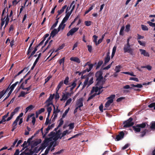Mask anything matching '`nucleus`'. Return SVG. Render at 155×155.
I'll use <instances>...</instances> for the list:
<instances>
[{"label":"nucleus","mask_w":155,"mask_h":155,"mask_svg":"<svg viewBox=\"0 0 155 155\" xmlns=\"http://www.w3.org/2000/svg\"><path fill=\"white\" fill-rule=\"evenodd\" d=\"M102 75V72L101 71H98L96 73L95 76L97 81L96 84L97 86L93 87L91 91V93H93L94 92L97 93L98 92L97 94H99L101 93L100 90L103 88L102 85L105 81V79L103 77Z\"/></svg>","instance_id":"nucleus-1"},{"label":"nucleus","mask_w":155,"mask_h":155,"mask_svg":"<svg viewBox=\"0 0 155 155\" xmlns=\"http://www.w3.org/2000/svg\"><path fill=\"white\" fill-rule=\"evenodd\" d=\"M132 37H129L127 40V43L125 44L124 46L123 49L124 53L127 52L131 55L134 54L133 50L130 48L131 43L130 40L132 39Z\"/></svg>","instance_id":"nucleus-2"},{"label":"nucleus","mask_w":155,"mask_h":155,"mask_svg":"<svg viewBox=\"0 0 155 155\" xmlns=\"http://www.w3.org/2000/svg\"><path fill=\"white\" fill-rule=\"evenodd\" d=\"M23 113H21L17 117L16 120L14 121L12 124V131H13L16 128V126L17 124V123L18 121H19L18 122V124L20 125L23 122V118H21L23 115Z\"/></svg>","instance_id":"nucleus-3"},{"label":"nucleus","mask_w":155,"mask_h":155,"mask_svg":"<svg viewBox=\"0 0 155 155\" xmlns=\"http://www.w3.org/2000/svg\"><path fill=\"white\" fill-rule=\"evenodd\" d=\"M115 97V94H112L107 98V99L108 100L105 104V107L106 108H107L109 107L110 104L113 102V99Z\"/></svg>","instance_id":"nucleus-4"},{"label":"nucleus","mask_w":155,"mask_h":155,"mask_svg":"<svg viewBox=\"0 0 155 155\" xmlns=\"http://www.w3.org/2000/svg\"><path fill=\"white\" fill-rule=\"evenodd\" d=\"M1 28H2V26L4 25L5 23V26L4 28L6 26L8 25V22L9 21V18H8V15L7 14H6V15L5 16L4 18L3 17L1 19Z\"/></svg>","instance_id":"nucleus-5"},{"label":"nucleus","mask_w":155,"mask_h":155,"mask_svg":"<svg viewBox=\"0 0 155 155\" xmlns=\"http://www.w3.org/2000/svg\"><path fill=\"white\" fill-rule=\"evenodd\" d=\"M76 2L74 1H73L70 5L69 7H67L66 10V12H71L72 13L74 9V8Z\"/></svg>","instance_id":"nucleus-6"},{"label":"nucleus","mask_w":155,"mask_h":155,"mask_svg":"<svg viewBox=\"0 0 155 155\" xmlns=\"http://www.w3.org/2000/svg\"><path fill=\"white\" fill-rule=\"evenodd\" d=\"M54 94H51L48 99L46 101L45 103L46 104V106H49L51 105L52 104V100L54 98Z\"/></svg>","instance_id":"nucleus-7"},{"label":"nucleus","mask_w":155,"mask_h":155,"mask_svg":"<svg viewBox=\"0 0 155 155\" xmlns=\"http://www.w3.org/2000/svg\"><path fill=\"white\" fill-rule=\"evenodd\" d=\"M146 126V124L145 123H142L139 124L136 126H133V128L134 130L136 132H139L140 130V127L144 128Z\"/></svg>","instance_id":"nucleus-8"},{"label":"nucleus","mask_w":155,"mask_h":155,"mask_svg":"<svg viewBox=\"0 0 155 155\" xmlns=\"http://www.w3.org/2000/svg\"><path fill=\"white\" fill-rule=\"evenodd\" d=\"M87 65H88V68H87L85 70H84L82 72V73L83 74L84 73H85L87 72H89L91 70L92 68L93 65L92 64H90L89 62H87V63H86L84 65V67H86Z\"/></svg>","instance_id":"nucleus-9"},{"label":"nucleus","mask_w":155,"mask_h":155,"mask_svg":"<svg viewBox=\"0 0 155 155\" xmlns=\"http://www.w3.org/2000/svg\"><path fill=\"white\" fill-rule=\"evenodd\" d=\"M132 118H130L128 120L124 123V127H126L133 125L134 124V123L132 122Z\"/></svg>","instance_id":"nucleus-10"},{"label":"nucleus","mask_w":155,"mask_h":155,"mask_svg":"<svg viewBox=\"0 0 155 155\" xmlns=\"http://www.w3.org/2000/svg\"><path fill=\"white\" fill-rule=\"evenodd\" d=\"M83 100L82 98H81L78 100L76 102L75 106L76 107H78L79 108V110H81L80 108L83 106Z\"/></svg>","instance_id":"nucleus-11"},{"label":"nucleus","mask_w":155,"mask_h":155,"mask_svg":"<svg viewBox=\"0 0 155 155\" xmlns=\"http://www.w3.org/2000/svg\"><path fill=\"white\" fill-rule=\"evenodd\" d=\"M73 94V92H71V93L66 92L62 96V98L60 99L61 101L66 100Z\"/></svg>","instance_id":"nucleus-12"},{"label":"nucleus","mask_w":155,"mask_h":155,"mask_svg":"<svg viewBox=\"0 0 155 155\" xmlns=\"http://www.w3.org/2000/svg\"><path fill=\"white\" fill-rule=\"evenodd\" d=\"M93 78H91L89 80V82H88V81L89 80V79L88 78H87L86 79L84 82V84L83 87V88H84L86 85L88 83V86L90 85L91 84H92L93 82Z\"/></svg>","instance_id":"nucleus-13"},{"label":"nucleus","mask_w":155,"mask_h":155,"mask_svg":"<svg viewBox=\"0 0 155 155\" xmlns=\"http://www.w3.org/2000/svg\"><path fill=\"white\" fill-rule=\"evenodd\" d=\"M20 107H16L14 110V111L12 112L11 113L10 116L8 118L7 121H9L11 120L13 117V116L15 114V113H17L19 111L20 109Z\"/></svg>","instance_id":"nucleus-14"},{"label":"nucleus","mask_w":155,"mask_h":155,"mask_svg":"<svg viewBox=\"0 0 155 155\" xmlns=\"http://www.w3.org/2000/svg\"><path fill=\"white\" fill-rule=\"evenodd\" d=\"M79 29L78 28H74L71 29L67 33V35L69 36L72 35L74 33L76 32Z\"/></svg>","instance_id":"nucleus-15"},{"label":"nucleus","mask_w":155,"mask_h":155,"mask_svg":"<svg viewBox=\"0 0 155 155\" xmlns=\"http://www.w3.org/2000/svg\"><path fill=\"white\" fill-rule=\"evenodd\" d=\"M139 50L141 54L143 55L144 56L147 57H149L150 56V54L149 53L147 52L145 50L140 49H139Z\"/></svg>","instance_id":"nucleus-16"},{"label":"nucleus","mask_w":155,"mask_h":155,"mask_svg":"<svg viewBox=\"0 0 155 155\" xmlns=\"http://www.w3.org/2000/svg\"><path fill=\"white\" fill-rule=\"evenodd\" d=\"M54 107V110L53 115L54 118H56L57 117L58 114L60 112V110L58 109V106H57L56 109H55V107L54 105H53Z\"/></svg>","instance_id":"nucleus-17"},{"label":"nucleus","mask_w":155,"mask_h":155,"mask_svg":"<svg viewBox=\"0 0 155 155\" xmlns=\"http://www.w3.org/2000/svg\"><path fill=\"white\" fill-rule=\"evenodd\" d=\"M66 15L63 19L62 22L65 23V22L68 20L69 18L70 15L71 14V12H67L65 11Z\"/></svg>","instance_id":"nucleus-18"},{"label":"nucleus","mask_w":155,"mask_h":155,"mask_svg":"<svg viewBox=\"0 0 155 155\" xmlns=\"http://www.w3.org/2000/svg\"><path fill=\"white\" fill-rule=\"evenodd\" d=\"M69 87H70V90L72 91L76 87V81L71 82L69 84Z\"/></svg>","instance_id":"nucleus-19"},{"label":"nucleus","mask_w":155,"mask_h":155,"mask_svg":"<svg viewBox=\"0 0 155 155\" xmlns=\"http://www.w3.org/2000/svg\"><path fill=\"white\" fill-rule=\"evenodd\" d=\"M124 135V133L123 132L121 131L117 136L116 139L117 141L123 138Z\"/></svg>","instance_id":"nucleus-20"},{"label":"nucleus","mask_w":155,"mask_h":155,"mask_svg":"<svg viewBox=\"0 0 155 155\" xmlns=\"http://www.w3.org/2000/svg\"><path fill=\"white\" fill-rule=\"evenodd\" d=\"M65 26V23L61 21L58 28V31H62L64 29Z\"/></svg>","instance_id":"nucleus-21"},{"label":"nucleus","mask_w":155,"mask_h":155,"mask_svg":"<svg viewBox=\"0 0 155 155\" xmlns=\"http://www.w3.org/2000/svg\"><path fill=\"white\" fill-rule=\"evenodd\" d=\"M45 111V109L44 108H42L40 110L37 111L36 112V117H38L39 115L41 114L43 112Z\"/></svg>","instance_id":"nucleus-22"},{"label":"nucleus","mask_w":155,"mask_h":155,"mask_svg":"<svg viewBox=\"0 0 155 155\" xmlns=\"http://www.w3.org/2000/svg\"><path fill=\"white\" fill-rule=\"evenodd\" d=\"M67 7V5H64L62 7L61 9L58 10V15H57V17H58V15H60L61 14H62L64 11L65 9H66Z\"/></svg>","instance_id":"nucleus-23"},{"label":"nucleus","mask_w":155,"mask_h":155,"mask_svg":"<svg viewBox=\"0 0 155 155\" xmlns=\"http://www.w3.org/2000/svg\"><path fill=\"white\" fill-rule=\"evenodd\" d=\"M19 83L18 81H17L15 83L12 84L10 87L9 89L10 90V93H11L15 87H16V85Z\"/></svg>","instance_id":"nucleus-24"},{"label":"nucleus","mask_w":155,"mask_h":155,"mask_svg":"<svg viewBox=\"0 0 155 155\" xmlns=\"http://www.w3.org/2000/svg\"><path fill=\"white\" fill-rule=\"evenodd\" d=\"M29 93L28 92H25L23 91H21L19 94L18 97H24L25 95Z\"/></svg>","instance_id":"nucleus-25"},{"label":"nucleus","mask_w":155,"mask_h":155,"mask_svg":"<svg viewBox=\"0 0 155 155\" xmlns=\"http://www.w3.org/2000/svg\"><path fill=\"white\" fill-rule=\"evenodd\" d=\"M59 31H58V29L57 30V29H54L51 32V36H52V37H54V36L58 33V32Z\"/></svg>","instance_id":"nucleus-26"},{"label":"nucleus","mask_w":155,"mask_h":155,"mask_svg":"<svg viewBox=\"0 0 155 155\" xmlns=\"http://www.w3.org/2000/svg\"><path fill=\"white\" fill-rule=\"evenodd\" d=\"M70 59L71 61L76 62L78 63L80 62V60L77 57H72L70 58Z\"/></svg>","instance_id":"nucleus-27"},{"label":"nucleus","mask_w":155,"mask_h":155,"mask_svg":"<svg viewBox=\"0 0 155 155\" xmlns=\"http://www.w3.org/2000/svg\"><path fill=\"white\" fill-rule=\"evenodd\" d=\"M9 114V112H8V113L5 115L3 116L2 117V122H4L6 121H7V119L6 120V118L8 116V115Z\"/></svg>","instance_id":"nucleus-28"},{"label":"nucleus","mask_w":155,"mask_h":155,"mask_svg":"<svg viewBox=\"0 0 155 155\" xmlns=\"http://www.w3.org/2000/svg\"><path fill=\"white\" fill-rule=\"evenodd\" d=\"M63 81H61L59 84L58 85L56 89V90L57 91H58V90L60 89V88L63 86Z\"/></svg>","instance_id":"nucleus-29"},{"label":"nucleus","mask_w":155,"mask_h":155,"mask_svg":"<svg viewBox=\"0 0 155 155\" xmlns=\"http://www.w3.org/2000/svg\"><path fill=\"white\" fill-rule=\"evenodd\" d=\"M117 47L116 45H115L113 48L112 55L111 56V58H112L114 56L117 49Z\"/></svg>","instance_id":"nucleus-30"},{"label":"nucleus","mask_w":155,"mask_h":155,"mask_svg":"<svg viewBox=\"0 0 155 155\" xmlns=\"http://www.w3.org/2000/svg\"><path fill=\"white\" fill-rule=\"evenodd\" d=\"M34 108V107L31 105L27 107L25 109V113L27 112L28 110H31Z\"/></svg>","instance_id":"nucleus-31"},{"label":"nucleus","mask_w":155,"mask_h":155,"mask_svg":"<svg viewBox=\"0 0 155 155\" xmlns=\"http://www.w3.org/2000/svg\"><path fill=\"white\" fill-rule=\"evenodd\" d=\"M71 132V131H69L68 130H66L64 131L62 134V136L61 137H63L66 135L70 134Z\"/></svg>","instance_id":"nucleus-32"},{"label":"nucleus","mask_w":155,"mask_h":155,"mask_svg":"<svg viewBox=\"0 0 155 155\" xmlns=\"http://www.w3.org/2000/svg\"><path fill=\"white\" fill-rule=\"evenodd\" d=\"M70 110V108L68 107L67 110H66L64 112L62 116V118H63L66 116Z\"/></svg>","instance_id":"nucleus-33"},{"label":"nucleus","mask_w":155,"mask_h":155,"mask_svg":"<svg viewBox=\"0 0 155 155\" xmlns=\"http://www.w3.org/2000/svg\"><path fill=\"white\" fill-rule=\"evenodd\" d=\"M121 68V66L120 65L117 66L115 67L114 70L116 73L119 72L120 71V70Z\"/></svg>","instance_id":"nucleus-34"},{"label":"nucleus","mask_w":155,"mask_h":155,"mask_svg":"<svg viewBox=\"0 0 155 155\" xmlns=\"http://www.w3.org/2000/svg\"><path fill=\"white\" fill-rule=\"evenodd\" d=\"M122 73L126 74H128L131 76H136V75L134 74V73L133 72H122Z\"/></svg>","instance_id":"nucleus-35"},{"label":"nucleus","mask_w":155,"mask_h":155,"mask_svg":"<svg viewBox=\"0 0 155 155\" xmlns=\"http://www.w3.org/2000/svg\"><path fill=\"white\" fill-rule=\"evenodd\" d=\"M133 87H137L139 88H140L142 87L143 86L141 84H138L137 85H134V84H131L130 85Z\"/></svg>","instance_id":"nucleus-36"},{"label":"nucleus","mask_w":155,"mask_h":155,"mask_svg":"<svg viewBox=\"0 0 155 155\" xmlns=\"http://www.w3.org/2000/svg\"><path fill=\"white\" fill-rule=\"evenodd\" d=\"M124 26H122L120 30V35H124Z\"/></svg>","instance_id":"nucleus-37"},{"label":"nucleus","mask_w":155,"mask_h":155,"mask_svg":"<svg viewBox=\"0 0 155 155\" xmlns=\"http://www.w3.org/2000/svg\"><path fill=\"white\" fill-rule=\"evenodd\" d=\"M138 41L139 44L140 45L143 46H145L146 42L145 41H142L139 40H138Z\"/></svg>","instance_id":"nucleus-38"},{"label":"nucleus","mask_w":155,"mask_h":155,"mask_svg":"<svg viewBox=\"0 0 155 155\" xmlns=\"http://www.w3.org/2000/svg\"><path fill=\"white\" fill-rule=\"evenodd\" d=\"M110 57H106L104 59V64H107L110 61Z\"/></svg>","instance_id":"nucleus-39"},{"label":"nucleus","mask_w":155,"mask_h":155,"mask_svg":"<svg viewBox=\"0 0 155 155\" xmlns=\"http://www.w3.org/2000/svg\"><path fill=\"white\" fill-rule=\"evenodd\" d=\"M130 25L129 24H128L126 26V28L125 31L127 32H128L130 30Z\"/></svg>","instance_id":"nucleus-40"},{"label":"nucleus","mask_w":155,"mask_h":155,"mask_svg":"<svg viewBox=\"0 0 155 155\" xmlns=\"http://www.w3.org/2000/svg\"><path fill=\"white\" fill-rule=\"evenodd\" d=\"M69 78L68 77H67L66 78L65 80L64 81V83L66 85H68V80H69Z\"/></svg>","instance_id":"nucleus-41"},{"label":"nucleus","mask_w":155,"mask_h":155,"mask_svg":"<svg viewBox=\"0 0 155 155\" xmlns=\"http://www.w3.org/2000/svg\"><path fill=\"white\" fill-rule=\"evenodd\" d=\"M59 19V18H58L57 19H56V21L55 23L52 25V26L51 27L52 28H55L57 25L58 23V20Z\"/></svg>","instance_id":"nucleus-42"},{"label":"nucleus","mask_w":155,"mask_h":155,"mask_svg":"<svg viewBox=\"0 0 155 155\" xmlns=\"http://www.w3.org/2000/svg\"><path fill=\"white\" fill-rule=\"evenodd\" d=\"M63 118H61L59 120V123L58 126V128L60 127L64 123V121L62 120Z\"/></svg>","instance_id":"nucleus-43"},{"label":"nucleus","mask_w":155,"mask_h":155,"mask_svg":"<svg viewBox=\"0 0 155 155\" xmlns=\"http://www.w3.org/2000/svg\"><path fill=\"white\" fill-rule=\"evenodd\" d=\"M64 47V44H63L61 46H60L57 50H56L55 51V52H57L59 50H60L61 49H62Z\"/></svg>","instance_id":"nucleus-44"},{"label":"nucleus","mask_w":155,"mask_h":155,"mask_svg":"<svg viewBox=\"0 0 155 155\" xmlns=\"http://www.w3.org/2000/svg\"><path fill=\"white\" fill-rule=\"evenodd\" d=\"M65 58L64 57L63 58L59 60V63L60 64H62V65L64 64V62Z\"/></svg>","instance_id":"nucleus-45"},{"label":"nucleus","mask_w":155,"mask_h":155,"mask_svg":"<svg viewBox=\"0 0 155 155\" xmlns=\"http://www.w3.org/2000/svg\"><path fill=\"white\" fill-rule=\"evenodd\" d=\"M72 99L71 98H69L66 101L65 104V106L69 105L71 102Z\"/></svg>","instance_id":"nucleus-46"},{"label":"nucleus","mask_w":155,"mask_h":155,"mask_svg":"<svg viewBox=\"0 0 155 155\" xmlns=\"http://www.w3.org/2000/svg\"><path fill=\"white\" fill-rule=\"evenodd\" d=\"M93 37L94 38L93 41L95 43L96 45H97V39L98 37L95 35H94L93 36Z\"/></svg>","instance_id":"nucleus-47"},{"label":"nucleus","mask_w":155,"mask_h":155,"mask_svg":"<svg viewBox=\"0 0 155 155\" xmlns=\"http://www.w3.org/2000/svg\"><path fill=\"white\" fill-rule=\"evenodd\" d=\"M141 28L142 29L143 31H147L148 29V28L147 26L143 25H141Z\"/></svg>","instance_id":"nucleus-48"},{"label":"nucleus","mask_w":155,"mask_h":155,"mask_svg":"<svg viewBox=\"0 0 155 155\" xmlns=\"http://www.w3.org/2000/svg\"><path fill=\"white\" fill-rule=\"evenodd\" d=\"M59 138V137L58 136L55 135L52 137V138H50V139H51V140L52 139L53 140H54L55 141L57 140Z\"/></svg>","instance_id":"nucleus-49"},{"label":"nucleus","mask_w":155,"mask_h":155,"mask_svg":"<svg viewBox=\"0 0 155 155\" xmlns=\"http://www.w3.org/2000/svg\"><path fill=\"white\" fill-rule=\"evenodd\" d=\"M147 23L149 24V25L152 27H154L155 26V23H153L151 22H150V21H148L147 22Z\"/></svg>","instance_id":"nucleus-50"},{"label":"nucleus","mask_w":155,"mask_h":155,"mask_svg":"<svg viewBox=\"0 0 155 155\" xmlns=\"http://www.w3.org/2000/svg\"><path fill=\"white\" fill-rule=\"evenodd\" d=\"M113 63V61H112L110 64H109L108 66H107V67L104 68H103V70H108L109 68H110L111 66V65L112 63Z\"/></svg>","instance_id":"nucleus-51"},{"label":"nucleus","mask_w":155,"mask_h":155,"mask_svg":"<svg viewBox=\"0 0 155 155\" xmlns=\"http://www.w3.org/2000/svg\"><path fill=\"white\" fill-rule=\"evenodd\" d=\"M69 129L70 130H72L74 127V124L73 123L70 124L69 125Z\"/></svg>","instance_id":"nucleus-52"},{"label":"nucleus","mask_w":155,"mask_h":155,"mask_svg":"<svg viewBox=\"0 0 155 155\" xmlns=\"http://www.w3.org/2000/svg\"><path fill=\"white\" fill-rule=\"evenodd\" d=\"M129 80H134L136 82L139 81L138 79L136 78L131 77L130 78Z\"/></svg>","instance_id":"nucleus-53"},{"label":"nucleus","mask_w":155,"mask_h":155,"mask_svg":"<svg viewBox=\"0 0 155 155\" xmlns=\"http://www.w3.org/2000/svg\"><path fill=\"white\" fill-rule=\"evenodd\" d=\"M6 93V92L4 91L0 92V99L4 96Z\"/></svg>","instance_id":"nucleus-54"},{"label":"nucleus","mask_w":155,"mask_h":155,"mask_svg":"<svg viewBox=\"0 0 155 155\" xmlns=\"http://www.w3.org/2000/svg\"><path fill=\"white\" fill-rule=\"evenodd\" d=\"M148 107L150 108L154 107V109L155 110V102L152 103L148 105Z\"/></svg>","instance_id":"nucleus-55"},{"label":"nucleus","mask_w":155,"mask_h":155,"mask_svg":"<svg viewBox=\"0 0 155 155\" xmlns=\"http://www.w3.org/2000/svg\"><path fill=\"white\" fill-rule=\"evenodd\" d=\"M29 140V139L28 140L27 142H26V141H24L23 143V144L22 145V147H24V148L26 147L27 143H28V142Z\"/></svg>","instance_id":"nucleus-56"},{"label":"nucleus","mask_w":155,"mask_h":155,"mask_svg":"<svg viewBox=\"0 0 155 155\" xmlns=\"http://www.w3.org/2000/svg\"><path fill=\"white\" fill-rule=\"evenodd\" d=\"M85 24L87 26H89L91 25V21H86L85 22Z\"/></svg>","instance_id":"nucleus-57"},{"label":"nucleus","mask_w":155,"mask_h":155,"mask_svg":"<svg viewBox=\"0 0 155 155\" xmlns=\"http://www.w3.org/2000/svg\"><path fill=\"white\" fill-rule=\"evenodd\" d=\"M88 50L90 52H91L92 51V47L90 45H88L87 46Z\"/></svg>","instance_id":"nucleus-58"},{"label":"nucleus","mask_w":155,"mask_h":155,"mask_svg":"<svg viewBox=\"0 0 155 155\" xmlns=\"http://www.w3.org/2000/svg\"><path fill=\"white\" fill-rule=\"evenodd\" d=\"M144 37L143 36H141L140 35L138 34L137 36V39L139 40L140 39H142L144 38Z\"/></svg>","instance_id":"nucleus-59"},{"label":"nucleus","mask_w":155,"mask_h":155,"mask_svg":"<svg viewBox=\"0 0 155 155\" xmlns=\"http://www.w3.org/2000/svg\"><path fill=\"white\" fill-rule=\"evenodd\" d=\"M51 147V146H49L46 149L45 152V155L47 154L48 153Z\"/></svg>","instance_id":"nucleus-60"},{"label":"nucleus","mask_w":155,"mask_h":155,"mask_svg":"<svg viewBox=\"0 0 155 155\" xmlns=\"http://www.w3.org/2000/svg\"><path fill=\"white\" fill-rule=\"evenodd\" d=\"M21 86L22 89L24 90H27V91H28L31 89V86L26 88H25L24 87H22V85H21Z\"/></svg>","instance_id":"nucleus-61"},{"label":"nucleus","mask_w":155,"mask_h":155,"mask_svg":"<svg viewBox=\"0 0 155 155\" xmlns=\"http://www.w3.org/2000/svg\"><path fill=\"white\" fill-rule=\"evenodd\" d=\"M19 2L16 0H14L12 2V5L14 6H15Z\"/></svg>","instance_id":"nucleus-62"},{"label":"nucleus","mask_w":155,"mask_h":155,"mask_svg":"<svg viewBox=\"0 0 155 155\" xmlns=\"http://www.w3.org/2000/svg\"><path fill=\"white\" fill-rule=\"evenodd\" d=\"M31 117H32V122L33 124L34 125L35 123V121H36V119H35V117H34V116H33Z\"/></svg>","instance_id":"nucleus-63"},{"label":"nucleus","mask_w":155,"mask_h":155,"mask_svg":"<svg viewBox=\"0 0 155 155\" xmlns=\"http://www.w3.org/2000/svg\"><path fill=\"white\" fill-rule=\"evenodd\" d=\"M59 98V95L58 91L56 92V94L55 95V99H58Z\"/></svg>","instance_id":"nucleus-64"}]
</instances>
